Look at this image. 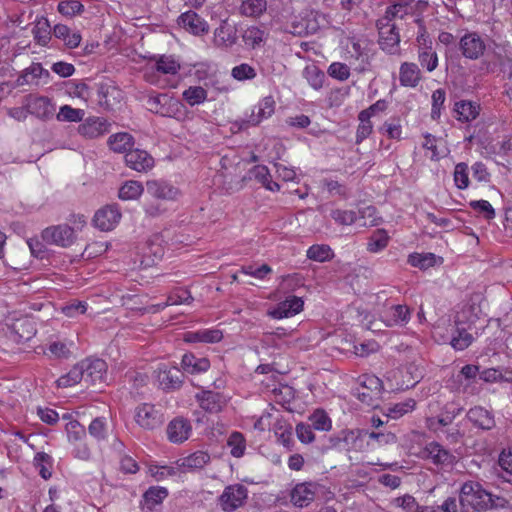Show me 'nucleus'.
I'll return each instance as SVG.
<instances>
[{
	"mask_svg": "<svg viewBox=\"0 0 512 512\" xmlns=\"http://www.w3.org/2000/svg\"><path fill=\"white\" fill-rule=\"evenodd\" d=\"M454 111L458 115V120L468 122L478 115L477 106L470 101H459L455 103Z\"/></svg>",
	"mask_w": 512,
	"mask_h": 512,
	"instance_id": "39",
	"label": "nucleus"
},
{
	"mask_svg": "<svg viewBox=\"0 0 512 512\" xmlns=\"http://www.w3.org/2000/svg\"><path fill=\"white\" fill-rule=\"evenodd\" d=\"M168 496V491L163 487H151L143 495L145 505L149 510L160 504Z\"/></svg>",
	"mask_w": 512,
	"mask_h": 512,
	"instance_id": "38",
	"label": "nucleus"
},
{
	"mask_svg": "<svg viewBox=\"0 0 512 512\" xmlns=\"http://www.w3.org/2000/svg\"><path fill=\"white\" fill-rule=\"evenodd\" d=\"M243 41L246 45L251 46L252 48H255L256 46H259L265 39V31L252 26L247 28L243 35Z\"/></svg>",
	"mask_w": 512,
	"mask_h": 512,
	"instance_id": "45",
	"label": "nucleus"
},
{
	"mask_svg": "<svg viewBox=\"0 0 512 512\" xmlns=\"http://www.w3.org/2000/svg\"><path fill=\"white\" fill-rule=\"evenodd\" d=\"M35 334L34 323L28 318L17 319L9 327V338L17 344L29 341Z\"/></svg>",
	"mask_w": 512,
	"mask_h": 512,
	"instance_id": "13",
	"label": "nucleus"
},
{
	"mask_svg": "<svg viewBox=\"0 0 512 512\" xmlns=\"http://www.w3.org/2000/svg\"><path fill=\"white\" fill-rule=\"evenodd\" d=\"M342 450H361L363 448V442L367 436V430H342Z\"/></svg>",
	"mask_w": 512,
	"mask_h": 512,
	"instance_id": "23",
	"label": "nucleus"
},
{
	"mask_svg": "<svg viewBox=\"0 0 512 512\" xmlns=\"http://www.w3.org/2000/svg\"><path fill=\"white\" fill-rule=\"evenodd\" d=\"M192 301L193 297L187 289H178L168 296L167 301L162 305V307H166L168 305L190 304Z\"/></svg>",
	"mask_w": 512,
	"mask_h": 512,
	"instance_id": "49",
	"label": "nucleus"
},
{
	"mask_svg": "<svg viewBox=\"0 0 512 512\" xmlns=\"http://www.w3.org/2000/svg\"><path fill=\"white\" fill-rule=\"evenodd\" d=\"M478 374H480L479 367L476 365L468 364L462 367L460 372L455 376L454 381L462 384V380L465 379L467 381V386L471 380L476 378Z\"/></svg>",
	"mask_w": 512,
	"mask_h": 512,
	"instance_id": "61",
	"label": "nucleus"
},
{
	"mask_svg": "<svg viewBox=\"0 0 512 512\" xmlns=\"http://www.w3.org/2000/svg\"><path fill=\"white\" fill-rule=\"evenodd\" d=\"M310 421L313 429L320 431H328L331 428V420L324 411H315L311 415Z\"/></svg>",
	"mask_w": 512,
	"mask_h": 512,
	"instance_id": "50",
	"label": "nucleus"
},
{
	"mask_svg": "<svg viewBox=\"0 0 512 512\" xmlns=\"http://www.w3.org/2000/svg\"><path fill=\"white\" fill-rule=\"evenodd\" d=\"M222 338L223 334L218 329L188 331L183 336V340L187 343H217Z\"/></svg>",
	"mask_w": 512,
	"mask_h": 512,
	"instance_id": "21",
	"label": "nucleus"
},
{
	"mask_svg": "<svg viewBox=\"0 0 512 512\" xmlns=\"http://www.w3.org/2000/svg\"><path fill=\"white\" fill-rule=\"evenodd\" d=\"M136 422L144 429L153 430L160 427L164 421L163 415L152 404H142L136 408Z\"/></svg>",
	"mask_w": 512,
	"mask_h": 512,
	"instance_id": "8",
	"label": "nucleus"
},
{
	"mask_svg": "<svg viewBox=\"0 0 512 512\" xmlns=\"http://www.w3.org/2000/svg\"><path fill=\"white\" fill-rule=\"evenodd\" d=\"M389 236L384 229L375 230L368 238L367 250L371 253H377L387 247Z\"/></svg>",
	"mask_w": 512,
	"mask_h": 512,
	"instance_id": "36",
	"label": "nucleus"
},
{
	"mask_svg": "<svg viewBox=\"0 0 512 512\" xmlns=\"http://www.w3.org/2000/svg\"><path fill=\"white\" fill-rule=\"evenodd\" d=\"M231 75L239 81H244V80H250V79L255 78L256 71L252 66H250L246 63H243L238 66H235L232 69Z\"/></svg>",
	"mask_w": 512,
	"mask_h": 512,
	"instance_id": "55",
	"label": "nucleus"
},
{
	"mask_svg": "<svg viewBox=\"0 0 512 512\" xmlns=\"http://www.w3.org/2000/svg\"><path fill=\"white\" fill-rule=\"evenodd\" d=\"M144 191L141 182L135 180L126 181L119 189V198L122 200H136Z\"/></svg>",
	"mask_w": 512,
	"mask_h": 512,
	"instance_id": "33",
	"label": "nucleus"
},
{
	"mask_svg": "<svg viewBox=\"0 0 512 512\" xmlns=\"http://www.w3.org/2000/svg\"><path fill=\"white\" fill-rule=\"evenodd\" d=\"M254 178L270 191H279L280 185L271 179L269 169L264 165H256L252 170Z\"/></svg>",
	"mask_w": 512,
	"mask_h": 512,
	"instance_id": "34",
	"label": "nucleus"
},
{
	"mask_svg": "<svg viewBox=\"0 0 512 512\" xmlns=\"http://www.w3.org/2000/svg\"><path fill=\"white\" fill-rule=\"evenodd\" d=\"M466 418L478 429L489 431L496 426L494 414L482 406H474L466 413Z\"/></svg>",
	"mask_w": 512,
	"mask_h": 512,
	"instance_id": "10",
	"label": "nucleus"
},
{
	"mask_svg": "<svg viewBox=\"0 0 512 512\" xmlns=\"http://www.w3.org/2000/svg\"><path fill=\"white\" fill-rule=\"evenodd\" d=\"M420 79V69L415 63H402L399 71V81L402 86L416 87Z\"/></svg>",
	"mask_w": 512,
	"mask_h": 512,
	"instance_id": "24",
	"label": "nucleus"
},
{
	"mask_svg": "<svg viewBox=\"0 0 512 512\" xmlns=\"http://www.w3.org/2000/svg\"><path fill=\"white\" fill-rule=\"evenodd\" d=\"M406 11H407V6L404 4L398 3V4L391 5V6L387 7L384 17H382L378 21H383V23L388 21V24H392L391 22L393 19H395L396 17L402 18L404 16V14H406Z\"/></svg>",
	"mask_w": 512,
	"mask_h": 512,
	"instance_id": "59",
	"label": "nucleus"
},
{
	"mask_svg": "<svg viewBox=\"0 0 512 512\" xmlns=\"http://www.w3.org/2000/svg\"><path fill=\"white\" fill-rule=\"evenodd\" d=\"M228 445L231 447V454L234 457L239 458L243 456L245 450V443L244 438L240 433H232V435L229 437Z\"/></svg>",
	"mask_w": 512,
	"mask_h": 512,
	"instance_id": "57",
	"label": "nucleus"
},
{
	"mask_svg": "<svg viewBox=\"0 0 512 512\" xmlns=\"http://www.w3.org/2000/svg\"><path fill=\"white\" fill-rule=\"evenodd\" d=\"M418 60L420 65L426 68L429 72L434 71L438 66V56L436 51L429 53L425 51H418Z\"/></svg>",
	"mask_w": 512,
	"mask_h": 512,
	"instance_id": "54",
	"label": "nucleus"
},
{
	"mask_svg": "<svg viewBox=\"0 0 512 512\" xmlns=\"http://www.w3.org/2000/svg\"><path fill=\"white\" fill-rule=\"evenodd\" d=\"M32 34L37 44L46 46L51 40V27L48 19L45 17L37 19Z\"/></svg>",
	"mask_w": 512,
	"mask_h": 512,
	"instance_id": "30",
	"label": "nucleus"
},
{
	"mask_svg": "<svg viewBox=\"0 0 512 512\" xmlns=\"http://www.w3.org/2000/svg\"><path fill=\"white\" fill-rule=\"evenodd\" d=\"M475 309L473 305H466L457 312L454 319L455 327L466 326L471 328L478 319Z\"/></svg>",
	"mask_w": 512,
	"mask_h": 512,
	"instance_id": "37",
	"label": "nucleus"
},
{
	"mask_svg": "<svg viewBox=\"0 0 512 512\" xmlns=\"http://www.w3.org/2000/svg\"><path fill=\"white\" fill-rule=\"evenodd\" d=\"M126 165L137 171L147 172L154 167L153 157L145 150L131 149L125 154Z\"/></svg>",
	"mask_w": 512,
	"mask_h": 512,
	"instance_id": "11",
	"label": "nucleus"
},
{
	"mask_svg": "<svg viewBox=\"0 0 512 512\" xmlns=\"http://www.w3.org/2000/svg\"><path fill=\"white\" fill-rule=\"evenodd\" d=\"M398 507H401L406 512H418L420 505L416 502L415 498L409 494L398 497L395 500Z\"/></svg>",
	"mask_w": 512,
	"mask_h": 512,
	"instance_id": "64",
	"label": "nucleus"
},
{
	"mask_svg": "<svg viewBox=\"0 0 512 512\" xmlns=\"http://www.w3.org/2000/svg\"><path fill=\"white\" fill-rule=\"evenodd\" d=\"M111 150L116 153H127L134 145V138L131 134L120 132L111 135L107 141Z\"/></svg>",
	"mask_w": 512,
	"mask_h": 512,
	"instance_id": "25",
	"label": "nucleus"
},
{
	"mask_svg": "<svg viewBox=\"0 0 512 512\" xmlns=\"http://www.w3.org/2000/svg\"><path fill=\"white\" fill-rule=\"evenodd\" d=\"M89 433L97 439H104L106 435V422L102 417L95 418L89 425Z\"/></svg>",
	"mask_w": 512,
	"mask_h": 512,
	"instance_id": "63",
	"label": "nucleus"
},
{
	"mask_svg": "<svg viewBox=\"0 0 512 512\" xmlns=\"http://www.w3.org/2000/svg\"><path fill=\"white\" fill-rule=\"evenodd\" d=\"M376 26L379 31L380 48L389 54H397L400 50V35L395 24H388V21L385 23L377 21Z\"/></svg>",
	"mask_w": 512,
	"mask_h": 512,
	"instance_id": "4",
	"label": "nucleus"
},
{
	"mask_svg": "<svg viewBox=\"0 0 512 512\" xmlns=\"http://www.w3.org/2000/svg\"><path fill=\"white\" fill-rule=\"evenodd\" d=\"M307 258L317 262H326L333 258L334 253L329 245L315 244L307 250Z\"/></svg>",
	"mask_w": 512,
	"mask_h": 512,
	"instance_id": "35",
	"label": "nucleus"
},
{
	"mask_svg": "<svg viewBox=\"0 0 512 512\" xmlns=\"http://www.w3.org/2000/svg\"><path fill=\"white\" fill-rule=\"evenodd\" d=\"M25 107L29 114L44 121L52 119L56 111L55 105L45 96H27Z\"/></svg>",
	"mask_w": 512,
	"mask_h": 512,
	"instance_id": "5",
	"label": "nucleus"
},
{
	"mask_svg": "<svg viewBox=\"0 0 512 512\" xmlns=\"http://www.w3.org/2000/svg\"><path fill=\"white\" fill-rule=\"evenodd\" d=\"M44 68L40 63H32L30 67L24 70L23 74L18 78V84L24 85L33 82L42 77Z\"/></svg>",
	"mask_w": 512,
	"mask_h": 512,
	"instance_id": "47",
	"label": "nucleus"
},
{
	"mask_svg": "<svg viewBox=\"0 0 512 512\" xmlns=\"http://www.w3.org/2000/svg\"><path fill=\"white\" fill-rule=\"evenodd\" d=\"M84 382L87 385H101L105 381L107 364L102 359H85L82 361Z\"/></svg>",
	"mask_w": 512,
	"mask_h": 512,
	"instance_id": "9",
	"label": "nucleus"
},
{
	"mask_svg": "<svg viewBox=\"0 0 512 512\" xmlns=\"http://www.w3.org/2000/svg\"><path fill=\"white\" fill-rule=\"evenodd\" d=\"M385 317L387 326L405 324L410 318V311L405 305H394L385 312Z\"/></svg>",
	"mask_w": 512,
	"mask_h": 512,
	"instance_id": "28",
	"label": "nucleus"
},
{
	"mask_svg": "<svg viewBox=\"0 0 512 512\" xmlns=\"http://www.w3.org/2000/svg\"><path fill=\"white\" fill-rule=\"evenodd\" d=\"M434 259V254H413L409 256L408 262L414 267L427 269L433 265Z\"/></svg>",
	"mask_w": 512,
	"mask_h": 512,
	"instance_id": "62",
	"label": "nucleus"
},
{
	"mask_svg": "<svg viewBox=\"0 0 512 512\" xmlns=\"http://www.w3.org/2000/svg\"><path fill=\"white\" fill-rule=\"evenodd\" d=\"M445 95H446L445 91L441 88L435 90L432 94L431 117L434 120H437L440 118L441 108L445 102Z\"/></svg>",
	"mask_w": 512,
	"mask_h": 512,
	"instance_id": "56",
	"label": "nucleus"
},
{
	"mask_svg": "<svg viewBox=\"0 0 512 512\" xmlns=\"http://www.w3.org/2000/svg\"><path fill=\"white\" fill-rule=\"evenodd\" d=\"M192 426L189 420L183 417L173 419L167 426L168 439L173 443H182L189 438Z\"/></svg>",
	"mask_w": 512,
	"mask_h": 512,
	"instance_id": "16",
	"label": "nucleus"
},
{
	"mask_svg": "<svg viewBox=\"0 0 512 512\" xmlns=\"http://www.w3.org/2000/svg\"><path fill=\"white\" fill-rule=\"evenodd\" d=\"M275 102L272 97H265L250 115L249 120L243 121L239 129L247 127L248 124L258 125L263 119L270 117L274 113Z\"/></svg>",
	"mask_w": 512,
	"mask_h": 512,
	"instance_id": "19",
	"label": "nucleus"
},
{
	"mask_svg": "<svg viewBox=\"0 0 512 512\" xmlns=\"http://www.w3.org/2000/svg\"><path fill=\"white\" fill-rule=\"evenodd\" d=\"M83 5L77 0H65L58 4V12L64 16H74L83 10Z\"/></svg>",
	"mask_w": 512,
	"mask_h": 512,
	"instance_id": "51",
	"label": "nucleus"
},
{
	"mask_svg": "<svg viewBox=\"0 0 512 512\" xmlns=\"http://www.w3.org/2000/svg\"><path fill=\"white\" fill-rule=\"evenodd\" d=\"M247 498V488L241 484L227 486L219 497L223 511L233 512L241 507Z\"/></svg>",
	"mask_w": 512,
	"mask_h": 512,
	"instance_id": "3",
	"label": "nucleus"
},
{
	"mask_svg": "<svg viewBox=\"0 0 512 512\" xmlns=\"http://www.w3.org/2000/svg\"><path fill=\"white\" fill-rule=\"evenodd\" d=\"M178 23L194 35L207 33L209 28L207 22L194 11L181 14Z\"/></svg>",
	"mask_w": 512,
	"mask_h": 512,
	"instance_id": "18",
	"label": "nucleus"
},
{
	"mask_svg": "<svg viewBox=\"0 0 512 512\" xmlns=\"http://www.w3.org/2000/svg\"><path fill=\"white\" fill-rule=\"evenodd\" d=\"M321 490L322 486L316 482L299 483L291 492V502L296 507H307Z\"/></svg>",
	"mask_w": 512,
	"mask_h": 512,
	"instance_id": "6",
	"label": "nucleus"
},
{
	"mask_svg": "<svg viewBox=\"0 0 512 512\" xmlns=\"http://www.w3.org/2000/svg\"><path fill=\"white\" fill-rule=\"evenodd\" d=\"M459 49L465 58L477 60L486 50L484 40L475 32L465 34L459 42Z\"/></svg>",
	"mask_w": 512,
	"mask_h": 512,
	"instance_id": "7",
	"label": "nucleus"
},
{
	"mask_svg": "<svg viewBox=\"0 0 512 512\" xmlns=\"http://www.w3.org/2000/svg\"><path fill=\"white\" fill-rule=\"evenodd\" d=\"M468 166L466 163H458L454 171V180L459 189H465L468 187Z\"/></svg>",
	"mask_w": 512,
	"mask_h": 512,
	"instance_id": "58",
	"label": "nucleus"
},
{
	"mask_svg": "<svg viewBox=\"0 0 512 512\" xmlns=\"http://www.w3.org/2000/svg\"><path fill=\"white\" fill-rule=\"evenodd\" d=\"M184 100L191 106L204 102L207 98V91L201 86H191L183 92Z\"/></svg>",
	"mask_w": 512,
	"mask_h": 512,
	"instance_id": "43",
	"label": "nucleus"
},
{
	"mask_svg": "<svg viewBox=\"0 0 512 512\" xmlns=\"http://www.w3.org/2000/svg\"><path fill=\"white\" fill-rule=\"evenodd\" d=\"M304 77L314 89H320L323 85L325 74L316 65H309L304 69Z\"/></svg>",
	"mask_w": 512,
	"mask_h": 512,
	"instance_id": "44",
	"label": "nucleus"
},
{
	"mask_svg": "<svg viewBox=\"0 0 512 512\" xmlns=\"http://www.w3.org/2000/svg\"><path fill=\"white\" fill-rule=\"evenodd\" d=\"M41 237L47 244L63 248L71 246L76 239L74 229L67 224L47 227L42 231Z\"/></svg>",
	"mask_w": 512,
	"mask_h": 512,
	"instance_id": "2",
	"label": "nucleus"
},
{
	"mask_svg": "<svg viewBox=\"0 0 512 512\" xmlns=\"http://www.w3.org/2000/svg\"><path fill=\"white\" fill-rule=\"evenodd\" d=\"M146 189L149 195L161 200H175L180 194L177 187L164 180H148Z\"/></svg>",
	"mask_w": 512,
	"mask_h": 512,
	"instance_id": "14",
	"label": "nucleus"
},
{
	"mask_svg": "<svg viewBox=\"0 0 512 512\" xmlns=\"http://www.w3.org/2000/svg\"><path fill=\"white\" fill-rule=\"evenodd\" d=\"M210 460V456L203 451H197L183 459L182 465L191 469H201Z\"/></svg>",
	"mask_w": 512,
	"mask_h": 512,
	"instance_id": "46",
	"label": "nucleus"
},
{
	"mask_svg": "<svg viewBox=\"0 0 512 512\" xmlns=\"http://www.w3.org/2000/svg\"><path fill=\"white\" fill-rule=\"evenodd\" d=\"M181 364L184 371L190 374L205 372L210 367V361L207 358H198L191 353L183 355Z\"/></svg>",
	"mask_w": 512,
	"mask_h": 512,
	"instance_id": "26",
	"label": "nucleus"
},
{
	"mask_svg": "<svg viewBox=\"0 0 512 512\" xmlns=\"http://www.w3.org/2000/svg\"><path fill=\"white\" fill-rule=\"evenodd\" d=\"M33 463L43 479L47 480L51 477L52 458L50 455L38 452L34 457Z\"/></svg>",
	"mask_w": 512,
	"mask_h": 512,
	"instance_id": "42",
	"label": "nucleus"
},
{
	"mask_svg": "<svg viewBox=\"0 0 512 512\" xmlns=\"http://www.w3.org/2000/svg\"><path fill=\"white\" fill-rule=\"evenodd\" d=\"M159 382L164 390H174L181 387L183 373L178 368H171L159 374Z\"/></svg>",
	"mask_w": 512,
	"mask_h": 512,
	"instance_id": "27",
	"label": "nucleus"
},
{
	"mask_svg": "<svg viewBox=\"0 0 512 512\" xmlns=\"http://www.w3.org/2000/svg\"><path fill=\"white\" fill-rule=\"evenodd\" d=\"M108 128L109 124L105 119L100 117H90L78 126V132L86 138L93 139L107 133Z\"/></svg>",
	"mask_w": 512,
	"mask_h": 512,
	"instance_id": "17",
	"label": "nucleus"
},
{
	"mask_svg": "<svg viewBox=\"0 0 512 512\" xmlns=\"http://www.w3.org/2000/svg\"><path fill=\"white\" fill-rule=\"evenodd\" d=\"M266 9V0H244L239 8L241 15L254 18L261 16Z\"/></svg>",
	"mask_w": 512,
	"mask_h": 512,
	"instance_id": "31",
	"label": "nucleus"
},
{
	"mask_svg": "<svg viewBox=\"0 0 512 512\" xmlns=\"http://www.w3.org/2000/svg\"><path fill=\"white\" fill-rule=\"evenodd\" d=\"M364 220L363 226H377L381 218L377 216V210L374 206H366L359 210L357 215Z\"/></svg>",
	"mask_w": 512,
	"mask_h": 512,
	"instance_id": "52",
	"label": "nucleus"
},
{
	"mask_svg": "<svg viewBox=\"0 0 512 512\" xmlns=\"http://www.w3.org/2000/svg\"><path fill=\"white\" fill-rule=\"evenodd\" d=\"M328 74L340 81L347 80L350 76V69L346 64L334 62L328 68Z\"/></svg>",
	"mask_w": 512,
	"mask_h": 512,
	"instance_id": "60",
	"label": "nucleus"
},
{
	"mask_svg": "<svg viewBox=\"0 0 512 512\" xmlns=\"http://www.w3.org/2000/svg\"><path fill=\"white\" fill-rule=\"evenodd\" d=\"M84 369L82 368V361L76 364L66 375L61 376L57 380L58 387H71L84 381Z\"/></svg>",
	"mask_w": 512,
	"mask_h": 512,
	"instance_id": "32",
	"label": "nucleus"
},
{
	"mask_svg": "<svg viewBox=\"0 0 512 512\" xmlns=\"http://www.w3.org/2000/svg\"><path fill=\"white\" fill-rule=\"evenodd\" d=\"M330 216L340 225H351L358 219L357 212L353 210L335 209L331 211Z\"/></svg>",
	"mask_w": 512,
	"mask_h": 512,
	"instance_id": "48",
	"label": "nucleus"
},
{
	"mask_svg": "<svg viewBox=\"0 0 512 512\" xmlns=\"http://www.w3.org/2000/svg\"><path fill=\"white\" fill-rule=\"evenodd\" d=\"M84 115L85 112L82 109H76L70 105H63L60 107L56 119L60 122H80L83 120Z\"/></svg>",
	"mask_w": 512,
	"mask_h": 512,
	"instance_id": "41",
	"label": "nucleus"
},
{
	"mask_svg": "<svg viewBox=\"0 0 512 512\" xmlns=\"http://www.w3.org/2000/svg\"><path fill=\"white\" fill-rule=\"evenodd\" d=\"M120 219L121 213L118 207L116 205H108L95 213L93 222L100 230L109 231L115 227Z\"/></svg>",
	"mask_w": 512,
	"mask_h": 512,
	"instance_id": "12",
	"label": "nucleus"
},
{
	"mask_svg": "<svg viewBox=\"0 0 512 512\" xmlns=\"http://www.w3.org/2000/svg\"><path fill=\"white\" fill-rule=\"evenodd\" d=\"M504 502L503 498H494L475 481L465 482L459 492V512H483L490 508L503 507Z\"/></svg>",
	"mask_w": 512,
	"mask_h": 512,
	"instance_id": "1",
	"label": "nucleus"
},
{
	"mask_svg": "<svg viewBox=\"0 0 512 512\" xmlns=\"http://www.w3.org/2000/svg\"><path fill=\"white\" fill-rule=\"evenodd\" d=\"M195 397L200 407L209 413H218L226 405L225 397L218 392L203 390L201 393H197Z\"/></svg>",
	"mask_w": 512,
	"mask_h": 512,
	"instance_id": "15",
	"label": "nucleus"
},
{
	"mask_svg": "<svg viewBox=\"0 0 512 512\" xmlns=\"http://www.w3.org/2000/svg\"><path fill=\"white\" fill-rule=\"evenodd\" d=\"M428 457L432 459L435 464H452L454 456L440 444L432 442L426 447Z\"/></svg>",
	"mask_w": 512,
	"mask_h": 512,
	"instance_id": "29",
	"label": "nucleus"
},
{
	"mask_svg": "<svg viewBox=\"0 0 512 512\" xmlns=\"http://www.w3.org/2000/svg\"><path fill=\"white\" fill-rule=\"evenodd\" d=\"M468 328L466 326L456 327V335H453L451 339V345L456 350H464L466 349L473 341V336L468 333Z\"/></svg>",
	"mask_w": 512,
	"mask_h": 512,
	"instance_id": "40",
	"label": "nucleus"
},
{
	"mask_svg": "<svg viewBox=\"0 0 512 512\" xmlns=\"http://www.w3.org/2000/svg\"><path fill=\"white\" fill-rule=\"evenodd\" d=\"M304 302L300 297H290L281 302L276 309L270 312V315L276 319H282L293 316L303 309Z\"/></svg>",
	"mask_w": 512,
	"mask_h": 512,
	"instance_id": "20",
	"label": "nucleus"
},
{
	"mask_svg": "<svg viewBox=\"0 0 512 512\" xmlns=\"http://www.w3.org/2000/svg\"><path fill=\"white\" fill-rule=\"evenodd\" d=\"M236 28L223 21L214 32V42L218 47L229 48L237 41Z\"/></svg>",
	"mask_w": 512,
	"mask_h": 512,
	"instance_id": "22",
	"label": "nucleus"
},
{
	"mask_svg": "<svg viewBox=\"0 0 512 512\" xmlns=\"http://www.w3.org/2000/svg\"><path fill=\"white\" fill-rule=\"evenodd\" d=\"M156 69L163 74H176L180 65L173 58L162 56L156 63Z\"/></svg>",
	"mask_w": 512,
	"mask_h": 512,
	"instance_id": "53",
	"label": "nucleus"
}]
</instances>
